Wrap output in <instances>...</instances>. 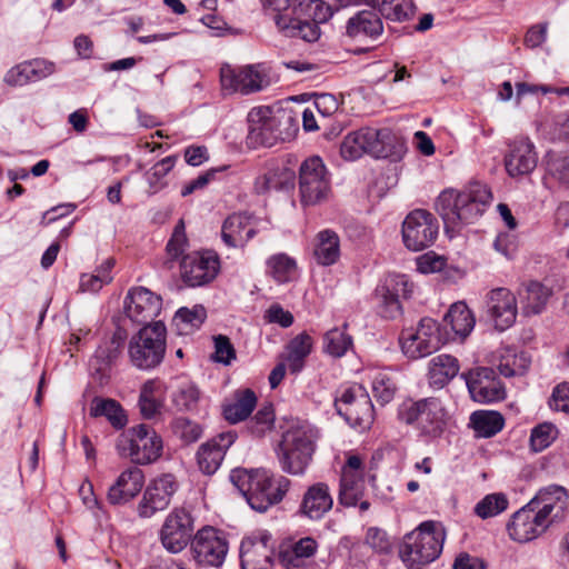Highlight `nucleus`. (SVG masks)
<instances>
[{
  "mask_svg": "<svg viewBox=\"0 0 569 569\" xmlns=\"http://www.w3.org/2000/svg\"><path fill=\"white\" fill-rule=\"evenodd\" d=\"M490 189L481 182H471L461 191L447 189L435 203L436 211L443 220L447 233L457 232L460 226L480 218L491 201Z\"/></svg>",
  "mask_w": 569,
  "mask_h": 569,
  "instance_id": "1",
  "label": "nucleus"
},
{
  "mask_svg": "<svg viewBox=\"0 0 569 569\" xmlns=\"http://www.w3.org/2000/svg\"><path fill=\"white\" fill-rule=\"evenodd\" d=\"M230 481L246 498L250 508L258 512H266L281 502L291 485L287 477L267 469L236 468L230 473Z\"/></svg>",
  "mask_w": 569,
  "mask_h": 569,
  "instance_id": "2",
  "label": "nucleus"
},
{
  "mask_svg": "<svg viewBox=\"0 0 569 569\" xmlns=\"http://www.w3.org/2000/svg\"><path fill=\"white\" fill-rule=\"evenodd\" d=\"M406 151L405 141L388 128H361L348 133L340 144L342 158L350 161L359 159L365 153L378 159L398 161Z\"/></svg>",
  "mask_w": 569,
  "mask_h": 569,
  "instance_id": "3",
  "label": "nucleus"
},
{
  "mask_svg": "<svg viewBox=\"0 0 569 569\" xmlns=\"http://www.w3.org/2000/svg\"><path fill=\"white\" fill-rule=\"evenodd\" d=\"M246 143L251 149L270 148L290 140L298 130L295 118L284 111L274 112L270 107L252 108L247 117Z\"/></svg>",
  "mask_w": 569,
  "mask_h": 569,
  "instance_id": "4",
  "label": "nucleus"
},
{
  "mask_svg": "<svg viewBox=\"0 0 569 569\" xmlns=\"http://www.w3.org/2000/svg\"><path fill=\"white\" fill-rule=\"evenodd\" d=\"M443 540V528L435 521H425L403 537L399 556L409 569H421L440 556Z\"/></svg>",
  "mask_w": 569,
  "mask_h": 569,
  "instance_id": "5",
  "label": "nucleus"
},
{
  "mask_svg": "<svg viewBox=\"0 0 569 569\" xmlns=\"http://www.w3.org/2000/svg\"><path fill=\"white\" fill-rule=\"evenodd\" d=\"M398 418L413 426L421 436L435 439L440 437L446 428L447 412L440 399L429 397L400 405Z\"/></svg>",
  "mask_w": 569,
  "mask_h": 569,
  "instance_id": "6",
  "label": "nucleus"
},
{
  "mask_svg": "<svg viewBox=\"0 0 569 569\" xmlns=\"http://www.w3.org/2000/svg\"><path fill=\"white\" fill-rule=\"evenodd\" d=\"M117 449L121 456L129 457L133 463L143 466L161 457L163 442L151 426L140 423L120 436Z\"/></svg>",
  "mask_w": 569,
  "mask_h": 569,
  "instance_id": "7",
  "label": "nucleus"
},
{
  "mask_svg": "<svg viewBox=\"0 0 569 569\" xmlns=\"http://www.w3.org/2000/svg\"><path fill=\"white\" fill-rule=\"evenodd\" d=\"M167 329L162 321L142 327L129 342L132 365L142 370L158 367L166 353Z\"/></svg>",
  "mask_w": 569,
  "mask_h": 569,
  "instance_id": "8",
  "label": "nucleus"
},
{
  "mask_svg": "<svg viewBox=\"0 0 569 569\" xmlns=\"http://www.w3.org/2000/svg\"><path fill=\"white\" fill-rule=\"evenodd\" d=\"M315 442L309 432L302 428L287 430L277 450L282 471L299 476L305 472L312 459Z\"/></svg>",
  "mask_w": 569,
  "mask_h": 569,
  "instance_id": "9",
  "label": "nucleus"
},
{
  "mask_svg": "<svg viewBox=\"0 0 569 569\" xmlns=\"http://www.w3.org/2000/svg\"><path fill=\"white\" fill-rule=\"evenodd\" d=\"M190 550L197 566L220 568L226 560L229 543L222 531L206 526L193 536Z\"/></svg>",
  "mask_w": 569,
  "mask_h": 569,
  "instance_id": "10",
  "label": "nucleus"
},
{
  "mask_svg": "<svg viewBox=\"0 0 569 569\" xmlns=\"http://www.w3.org/2000/svg\"><path fill=\"white\" fill-rule=\"evenodd\" d=\"M402 352L410 359H420L436 352L441 347L438 323L429 317L422 318L417 328H407L399 338Z\"/></svg>",
  "mask_w": 569,
  "mask_h": 569,
  "instance_id": "11",
  "label": "nucleus"
},
{
  "mask_svg": "<svg viewBox=\"0 0 569 569\" xmlns=\"http://www.w3.org/2000/svg\"><path fill=\"white\" fill-rule=\"evenodd\" d=\"M330 180L325 163L319 157L306 159L299 169V192L303 206H313L326 199Z\"/></svg>",
  "mask_w": 569,
  "mask_h": 569,
  "instance_id": "12",
  "label": "nucleus"
},
{
  "mask_svg": "<svg viewBox=\"0 0 569 569\" xmlns=\"http://www.w3.org/2000/svg\"><path fill=\"white\" fill-rule=\"evenodd\" d=\"M405 246L412 251H421L433 244L439 232L437 218L425 209H416L402 222Z\"/></svg>",
  "mask_w": 569,
  "mask_h": 569,
  "instance_id": "13",
  "label": "nucleus"
},
{
  "mask_svg": "<svg viewBox=\"0 0 569 569\" xmlns=\"http://www.w3.org/2000/svg\"><path fill=\"white\" fill-rule=\"evenodd\" d=\"M127 339V330L118 326L110 337L101 341L89 360V370L100 385L108 382L111 368L120 357Z\"/></svg>",
  "mask_w": 569,
  "mask_h": 569,
  "instance_id": "14",
  "label": "nucleus"
},
{
  "mask_svg": "<svg viewBox=\"0 0 569 569\" xmlns=\"http://www.w3.org/2000/svg\"><path fill=\"white\" fill-rule=\"evenodd\" d=\"M179 483L172 473H163L152 479L146 487L137 512L140 518H151L158 511L164 510L177 492Z\"/></svg>",
  "mask_w": 569,
  "mask_h": 569,
  "instance_id": "15",
  "label": "nucleus"
},
{
  "mask_svg": "<svg viewBox=\"0 0 569 569\" xmlns=\"http://www.w3.org/2000/svg\"><path fill=\"white\" fill-rule=\"evenodd\" d=\"M193 533V519L186 509L176 508L164 519L160 530V540L171 553L182 551Z\"/></svg>",
  "mask_w": 569,
  "mask_h": 569,
  "instance_id": "16",
  "label": "nucleus"
},
{
  "mask_svg": "<svg viewBox=\"0 0 569 569\" xmlns=\"http://www.w3.org/2000/svg\"><path fill=\"white\" fill-rule=\"evenodd\" d=\"M411 292L412 284L409 283L407 276L388 274L376 289V295L380 299L378 307L380 316L386 319L400 317L402 313L400 299L409 298Z\"/></svg>",
  "mask_w": 569,
  "mask_h": 569,
  "instance_id": "17",
  "label": "nucleus"
},
{
  "mask_svg": "<svg viewBox=\"0 0 569 569\" xmlns=\"http://www.w3.org/2000/svg\"><path fill=\"white\" fill-rule=\"evenodd\" d=\"M271 535L261 530L244 538L240 545L242 569H272L274 548Z\"/></svg>",
  "mask_w": 569,
  "mask_h": 569,
  "instance_id": "18",
  "label": "nucleus"
},
{
  "mask_svg": "<svg viewBox=\"0 0 569 569\" xmlns=\"http://www.w3.org/2000/svg\"><path fill=\"white\" fill-rule=\"evenodd\" d=\"M161 307V298L143 287L129 290L124 299L126 317L142 327L151 326L154 322Z\"/></svg>",
  "mask_w": 569,
  "mask_h": 569,
  "instance_id": "19",
  "label": "nucleus"
},
{
  "mask_svg": "<svg viewBox=\"0 0 569 569\" xmlns=\"http://www.w3.org/2000/svg\"><path fill=\"white\" fill-rule=\"evenodd\" d=\"M219 259L210 252H192L182 257L181 278L189 287H201L212 281L219 272Z\"/></svg>",
  "mask_w": 569,
  "mask_h": 569,
  "instance_id": "20",
  "label": "nucleus"
},
{
  "mask_svg": "<svg viewBox=\"0 0 569 569\" xmlns=\"http://www.w3.org/2000/svg\"><path fill=\"white\" fill-rule=\"evenodd\" d=\"M223 86L243 94L260 91L270 84L268 68L263 63L250 64L237 70H221Z\"/></svg>",
  "mask_w": 569,
  "mask_h": 569,
  "instance_id": "21",
  "label": "nucleus"
},
{
  "mask_svg": "<svg viewBox=\"0 0 569 569\" xmlns=\"http://www.w3.org/2000/svg\"><path fill=\"white\" fill-rule=\"evenodd\" d=\"M549 522L529 502L516 511L507 525L509 537L518 542L536 539L549 527Z\"/></svg>",
  "mask_w": 569,
  "mask_h": 569,
  "instance_id": "22",
  "label": "nucleus"
},
{
  "mask_svg": "<svg viewBox=\"0 0 569 569\" xmlns=\"http://www.w3.org/2000/svg\"><path fill=\"white\" fill-rule=\"evenodd\" d=\"M471 398L480 403L502 400L506 396L502 383L495 378L490 368H478L476 371L462 373Z\"/></svg>",
  "mask_w": 569,
  "mask_h": 569,
  "instance_id": "23",
  "label": "nucleus"
},
{
  "mask_svg": "<svg viewBox=\"0 0 569 569\" xmlns=\"http://www.w3.org/2000/svg\"><path fill=\"white\" fill-rule=\"evenodd\" d=\"M485 309L488 319L493 322L495 328L499 331L508 329L516 321V297L507 288L491 290L487 296Z\"/></svg>",
  "mask_w": 569,
  "mask_h": 569,
  "instance_id": "24",
  "label": "nucleus"
},
{
  "mask_svg": "<svg viewBox=\"0 0 569 569\" xmlns=\"http://www.w3.org/2000/svg\"><path fill=\"white\" fill-rule=\"evenodd\" d=\"M237 432H221L202 443L197 451L199 469L206 475H213L221 466L227 450L237 440Z\"/></svg>",
  "mask_w": 569,
  "mask_h": 569,
  "instance_id": "25",
  "label": "nucleus"
},
{
  "mask_svg": "<svg viewBox=\"0 0 569 569\" xmlns=\"http://www.w3.org/2000/svg\"><path fill=\"white\" fill-rule=\"evenodd\" d=\"M254 216L248 211L234 212L228 216L221 227L222 242L232 249H243L257 234Z\"/></svg>",
  "mask_w": 569,
  "mask_h": 569,
  "instance_id": "26",
  "label": "nucleus"
},
{
  "mask_svg": "<svg viewBox=\"0 0 569 569\" xmlns=\"http://www.w3.org/2000/svg\"><path fill=\"white\" fill-rule=\"evenodd\" d=\"M529 503L551 525L568 508L569 495L562 486L550 485L541 488Z\"/></svg>",
  "mask_w": 569,
  "mask_h": 569,
  "instance_id": "27",
  "label": "nucleus"
},
{
  "mask_svg": "<svg viewBox=\"0 0 569 569\" xmlns=\"http://www.w3.org/2000/svg\"><path fill=\"white\" fill-rule=\"evenodd\" d=\"M383 17L375 10L363 9L356 12L347 20L346 36L353 41H376L383 33Z\"/></svg>",
  "mask_w": 569,
  "mask_h": 569,
  "instance_id": "28",
  "label": "nucleus"
},
{
  "mask_svg": "<svg viewBox=\"0 0 569 569\" xmlns=\"http://www.w3.org/2000/svg\"><path fill=\"white\" fill-rule=\"evenodd\" d=\"M506 170L511 177L529 174L537 166V153L528 138L515 139L505 157Z\"/></svg>",
  "mask_w": 569,
  "mask_h": 569,
  "instance_id": "29",
  "label": "nucleus"
},
{
  "mask_svg": "<svg viewBox=\"0 0 569 569\" xmlns=\"http://www.w3.org/2000/svg\"><path fill=\"white\" fill-rule=\"evenodd\" d=\"M54 72V64L44 59H33L12 67L4 76V82L13 87H22L40 81Z\"/></svg>",
  "mask_w": 569,
  "mask_h": 569,
  "instance_id": "30",
  "label": "nucleus"
},
{
  "mask_svg": "<svg viewBox=\"0 0 569 569\" xmlns=\"http://www.w3.org/2000/svg\"><path fill=\"white\" fill-rule=\"evenodd\" d=\"M143 483V471L138 467H130L122 471L117 481L109 488L108 501L111 505H123L141 491Z\"/></svg>",
  "mask_w": 569,
  "mask_h": 569,
  "instance_id": "31",
  "label": "nucleus"
},
{
  "mask_svg": "<svg viewBox=\"0 0 569 569\" xmlns=\"http://www.w3.org/2000/svg\"><path fill=\"white\" fill-rule=\"evenodd\" d=\"M332 506L333 499L329 486L325 482H317L306 490L299 511L311 520H319L331 510Z\"/></svg>",
  "mask_w": 569,
  "mask_h": 569,
  "instance_id": "32",
  "label": "nucleus"
},
{
  "mask_svg": "<svg viewBox=\"0 0 569 569\" xmlns=\"http://www.w3.org/2000/svg\"><path fill=\"white\" fill-rule=\"evenodd\" d=\"M278 30L289 38H299L307 42L317 41L320 37V28L315 21H309V18L302 19L301 12L290 14H276L273 17Z\"/></svg>",
  "mask_w": 569,
  "mask_h": 569,
  "instance_id": "33",
  "label": "nucleus"
},
{
  "mask_svg": "<svg viewBox=\"0 0 569 569\" xmlns=\"http://www.w3.org/2000/svg\"><path fill=\"white\" fill-rule=\"evenodd\" d=\"M340 7L367 4L391 21L408 20L415 11L412 0H337Z\"/></svg>",
  "mask_w": 569,
  "mask_h": 569,
  "instance_id": "34",
  "label": "nucleus"
},
{
  "mask_svg": "<svg viewBox=\"0 0 569 569\" xmlns=\"http://www.w3.org/2000/svg\"><path fill=\"white\" fill-rule=\"evenodd\" d=\"M459 371L460 363L456 357L447 353L437 355L428 363V385L433 390H440L449 385Z\"/></svg>",
  "mask_w": 569,
  "mask_h": 569,
  "instance_id": "35",
  "label": "nucleus"
},
{
  "mask_svg": "<svg viewBox=\"0 0 569 569\" xmlns=\"http://www.w3.org/2000/svg\"><path fill=\"white\" fill-rule=\"evenodd\" d=\"M296 173L287 167H276L258 176L253 183L257 194H266L271 190L289 191L295 188Z\"/></svg>",
  "mask_w": 569,
  "mask_h": 569,
  "instance_id": "36",
  "label": "nucleus"
},
{
  "mask_svg": "<svg viewBox=\"0 0 569 569\" xmlns=\"http://www.w3.org/2000/svg\"><path fill=\"white\" fill-rule=\"evenodd\" d=\"M164 392L162 383L158 380L146 381L139 395L138 406L144 419H153L161 413Z\"/></svg>",
  "mask_w": 569,
  "mask_h": 569,
  "instance_id": "37",
  "label": "nucleus"
},
{
  "mask_svg": "<svg viewBox=\"0 0 569 569\" xmlns=\"http://www.w3.org/2000/svg\"><path fill=\"white\" fill-rule=\"evenodd\" d=\"M470 426L477 437L491 438L502 430L505 418L498 411L478 410L471 413Z\"/></svg>",
  "mask_w": 569,
  "mask_h": 569,
  "instance_id": "38",
  "label": "nucleus"
},
{
  "mask_svg": "<svg viewBox=\"0 0 569 569\" xmlns=\"http://www.w3.org/2000/svg\"><path fill=\"white\" fill-rule=\"evenodd\" d=\"M257 405L256 393L246 389L237 393L233 402L223 406V417L230 423H238L246 420Z\"/></svg>",
  "mask_w": 569,
  "mask_h": 569,
  "instance_id": "39",
  "label": "nucleus"
},
{
  "mask_svg": "<svg viewBox=\"0 0 569 569\" xmlns=\"http://www.w3.org/2000/svg\"><path fill=\"white\" fill-rule=\"evenodd\" d=\"M312 343V338L306 332L290 340L286 360L291 373L297 375L303 369L306 359L311 353Z\"/></svg>",
  "mask_w": 569,
  "mask_h": 569,
  "instance_id": "40",
  "label": "nucleus"
},
{
  "mask_svg": "<svg viewBox=\"0 0 569 569\" xmlns=\"http://www.w3.org/2000/svg\"><path fill=\"white\" fill-rule=\"evenodd\" d=\"M340 256V241L338 234L329 229L322 230L317 236L315 257L319 264L331 266Z\"/></svg>",
  "mask_w": 569,
  "mask_h": 569,
  "instance_id": "41",
  "label": "nucleus"
},
{
  "mask_svg": "<svg viewBox=\"0 0 569 569\" xmlns=\"http://www.w3.org/2000/svg\"><path fill=\"white\" fill-rule=\"evenodd\" d=\"M551 290L538 281H531L521 295L522 311L526 316L539 315L546 308Z\"/></svg>",
  "mask_w": 569,
  "mask_h": 569,
  "instance_id": "42",
  "label": "nucleus"
},
{
  "mask_svg": "<svg viewBox=\"0 0 569 569\" xmlns=\"http://www.w3.org/2000/svg\"><path fill=\"white\" fill-rule=\"evenodd\" d=\"M443 321L446 326H449L451 330L460 336L467 337L475 326V318L465 302L453 303L447 313L445 315Z\"/></svg>",
  "mask_w": 569,
  "mask_h": 569,
  "instance_id": "43",
  "label": "nucleus"
},
{
  "mask_svg": "<svg viewBox=\"0 0 569 569\" xmlns=\"http://www.w3.org/2000/svg\"><path fill=\"white\" fill-rule=\"evenodd\" d=\"M207 318L203 306L196 305L191 309L180 308L173 317V326L181 336L190 335L198 330Z\"/></svg>",
  "mask_w": 569,
  "mask_h": 569,
  "instance_id": "44",
  "label": "nucleus"
},
{
  "mask_svg": "<svg viewBox=\"0 0 569 569\" xmlns=\"http://www.w3.org/2000/svg\"><path fill=\"white\" fill-rule=\"evenodd\" d=\"M360 393L353 406L342 409V417L351 426L365 427L373 420V406L367 392Z\"/></svg>",
  "mask_w": 569,
  "mask_h": 569,
  "instance_id": "45",
  "label": "nucleus"
},
{
  "mask_svg": "<svg viewBox=\"0 0 569 569\" xmlns=\"http://www.w3.org/2000/svg\"><path fill=\"white\" fill-rule=\"evenodd\" d=\"M362 475L345 473L340 477L339 502L345 507H355L363 495Z\"/></svg>",
  "mask_w": 569,
  "mask_h": 569,
  "instance_id": "46",
  "label": "nucleus"
},
{
  "mask_svg": "<svg viewBox=\"0 0 569 569\" xmlns=\"http://www.w3.org/2000/svg\"><path fill=\"white\" fill-rule=\"evenodd\" d=\"M92 417H106L114 428H122L127 422L121 406L113 399L96 398L90 407Z\"/></svg>",
  "mask_w": 569,
  "mask_h": 569,
  "instance_id": "47",
  "label": "nucleus"
},
{
  "mask_svg": "<svg viewBox=\"0 0 569 569\" xmlns=\"http://www.w3.org/2000/svg\"><path fill=\"white\" fill-rule=\"evenodd\" d=\"M200 400V390L193 382H182L171 393V403L178 411H193Z\"/></svg>",
  "mask_w": 569,
  "mask_h": 569,
  "instance_id": "48",
  "label": "nucleus"
},
{
  "mask_svg": "<svg viewBox=\"0 0 569 569\" xmlns=\"http://www.w3.org/2000/svg\"><path fill=\"white\" fill-rule=\"evenodd\" d=\"M352 347V338L343 330L335 328L323 337V350L328 355L340 358Z\"/></svg>",
  "mask_w": 569,
  "mask_h": 569,
  "instance_id": "49",
  "label": "nucleus"
},
{
  "mask_svg": "<svg viewBox=\"0 0 569 569\" xmlns=\"http://www.w3.org/2000/svg\"><path fill=\"white\" fill-rule=\"evenodd\" d=\"M508 505L509 501L505 493H489L475 506V513L481 519H488L503 512Z\"/></svg>",
  "mask_w": 569,
  "mask_h": 569,
  "instance_id": "50",
  "label": "nucleus"
},
{
  "mask_svg": "<svg viewBox=\"0 0 569 569\" xmlns=\"http://www.w3.org/2000/svg\"><path fill=\"white\" fill-rule=\"evenodd\" d=\"M338 8H332L323 0H307L300 1V3L293 9V13L306 12V16L315 21L316 23H325L332 16Z\"/></svg>",
  "mask_w": 569,
  "mask_h": 569,
  "instance_id": "51",
  "label": "nucleus"
},
{
  "mask_svg": "<svg viewBox=\"0 0 569 569\" xmlns=\"http://www.w3.org/2000/svg\"><path fill=\"white\" fill-rule=\"evenodd\" d=\"M267 266L270 269L271 276L280 283L288 282L297 269L296 261L286 253L271 256L267 260Z\"/></svg>",
  "mask_w": 569,
  "mask_h": 569,
  "instance_id": "52",
  "label": "nucleus"
},
{
  "mask_svg": "<svg viewBox=\"0 0 569 569\" xmlns=\"http://www.w3.org/2000/svg\"><path fill=\"white\" fill-rule=\"evenodd\" d=\"M172 432L186 445L198 441L202 436V427L186 417H177L171 422Z\"/></svg>",
  "mask_w": 569,
  "mask_h": 569,
  "instance_id": "53",
  "label": "nucleus"
},
{
  "mask_svg": "<svg viewBox=\"0 0 569 569\" xmlns=\"http://www.w3.org/2000/svg\"><path fill=\"white\" fill-rule=\"evenodd\" d=\"M177 159V156H168L158 161L149 171L146 172V179L152 193L159 191L166 186V183L162 182V179L173 169Z\"/></svg>",
  "mask_w": 569,
  "mask_h": 569,
  "instance_id": "54",
  "label": "nucleus"
},
{
  "mask_svg": "<svg viewBox=\"0 0 569 569\" xmlns=\"http://www.w3.org/2000/svg\"><path fill=\"white\" fill-rule=\"evenodd\" d=\"M529 366L530 359L525 352L508 353L501 358L498 370L505 377H513L523 375Z\"/></svg>",
  "mask_w": 569,
  "mask_h": 569,
  "instance_id": "55",
  "label": "nucleus"
},
{
  "mask_svg": "<svg viewBox=\"0 0 569 569\" xmlns=\"http://www.w3.org/2000/svg\"><path fill=\"white\" fill-rule=\"evenodd\" d=\"M274 422V412L271 406L260 408L247 422V430L254 437H262Z\"/></svg>",
  "mask_w": 569,
  "mask_h": 569,
  "instance_id": "56",
  "label": "nucleus"
},
{
  "mask_svg": "<svg viewBox=\"0 0 569 569\" xmlns=\"http://www.w3.org/2000/svg\"><path fill=\"white\" fill-rule=\"evenodd\" d=\"M396 383L386 372H378L372 380V392L382 406L389 403L396 395Z\"/></svg>",
  "mask_w": 569,
  "mask_h": 569,
  "instance_id": "57",
  "label": "nucleus"
},
{
  "mask_svg": "<svg viewBox=\"0 0 569 569\" xmlns=\"http://www.w3.org/2000/svg\"><path fill=\"white\" fill-rule=\"evenodd\" d=\"M558 430L555 425L543 422L536 426L530 435V445L535 451H542L557 438Z\"/></svg>",
  "mask_w": 569,
  "mask_h": 569,
  "instance_id": "58",
  "label": "nucleus"
},
{
  "mask_svg": "<svg viewBox=\"0 0 569 569\" xmlns=\"http://www.w3.org/2000/svg\"><path fill=\"white\" fill-rule=\"evenodd\" d=\"M187 246L188 239L186 236L184 222L183 220H179L166 246V251L170 260H176L180 258L183 254Z\"/></svg>",
  "mask_w": 569,
  "mask_h": 569,
  "instance_id": "59",
  "label": "nucleus"
},
{
  "mask_svg": "<svg viewBox=\"0 0 569 569\" xmlns=\"http://www.w3.org/2000/svg\"><path fill=\"white\" fill-rule=\"evenodd\" d=\"M234 358L236 350L230 342V339L222 335L214 337V361L223 365H230Z\"/></svg>",
  "mask_w": 569,
  "mask_h": 569,
  "instance_id": "60",
  "label": "nucleus"
},
{
  "mask_svg": "<svg viewBox=\"0 0 569 569\" xmlns=\"http://www.w3.org/2000/svg\"><path fill=\"white\" fill-rule=\"evenodd\" d=\"M227 167L212 168L201 174H199L196 179L186 183L181 189V196L188 197L192 194L197 190H201L208 186V183L214 178L217 172L226 170Z\"/></svg>",
  "mask_w": 569,
  "mask_h": 569,
  "instance_id": "61",
  "label": "nucleus"
},
{
  "mask_svg": "<svg viewBox=\"0 0 569 569\" xmlns=\"http://www.w3.org/2000/svg\"><path fill=\"white\" fill-rule=\"evenodd\" d=\"M548 171L569 188V156L551 158L548 161Z\"/></svg>",
  "mask_w": 569,
  "mask_h": 569,
  "instance_id": "62",
  "label": "nucleus"
},
{
  "mask_svg": "<svg viewBox=\"0 0 569 569\" xmlns=\"http://www.w3.org/2000/svg\"><path fill=\"white\" fill-rule=\"evenodd\" d=\"M549 406L556 411L569 413V383L562 382L553 389Z\"/></svg>",
  "mask_w": 569,
  "mask_h": 569,
  "instance_id": "63",
  "label": "nucleus"
},
{
  "mask_svg": "<svg viewBox=\"0 0 569 569\" xmlns=\"http://www.w3.org/2000/svg\"><path fill=\"white\" fill-rule=\"evenodd\" d=\"M445 264V259L433 252L425 253L417 259V269L421 273L438 272Z\"/></svg>",
  "mask_w": 569,
  "mask_h": 569,
  "instance_id": "64",
  "label": "nucleus"
}]
</instances>
